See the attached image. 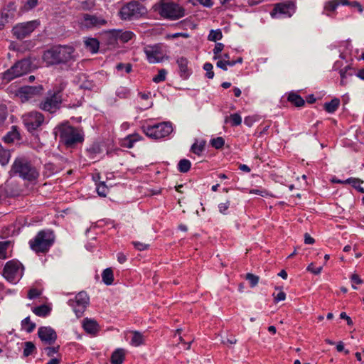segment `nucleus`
<instances>
[{
    "label": "nucleus",
    "mask_w": 364,
    "mask_h": 364,
    "mask_svg": "<svg viewBox=\"0 0 364 364\" xmlns=\"http://www.w3.org/2000/svg\"><path fill=\"white\" fill-rule=\"evenodd\" d=\"M340 105V100L338 98H334L330 102L324 104V109L328 113H333L338 108Z\"/></svg>",
    "instance_id": "obj_28"
},
{
    "label": "nucleus",
    "mask_w": 364,
    "mask_h": 364,
    "mask_svg": "<svg viewBox=\"0 0 364 364\" xmlns=\"http://www.w3.org/2000/svg\"><path fill=\"white\" fill-rule=\"evenodd\" d=\"M20 139V133L16 126H12L9 131L4 136V141L6 143H13L16 140Z\"/></svg>",
    "instance_id": "obj_22"
},
{
    "label": "nucleus",
    "mask_w": 364,
    "mask_h": 364,
    "mask_svg": "<svg viewBox=\"0 0 364 364\" xmlns=\"http://www.w3.org/2000/svg\"><path fill=\"white\" fill-rule=\"evenodd\" d=\"M307 270L314 273V274H318L322 270V267L314 268V264L311 263L308 266Z\"/></svg>",
    "instance_id": "obj_59"
},
{
    "label": "nucleus",
    "mask_w": 364,
    "mask_h": 364,
    "mask_svg": "<svg viewBox=\"0 0 364 364\" xmlns=\"http://www.w3.org/2000/svg\"><path fill=\"white\" fill-rule=\"evenodd\" d=\"M56 136L67 147H73L84 141V132L82 128L75 127L68 122L62 123L55 129Z\"/></svg>",
    "instance_id": "obj_3"
},
{
    "label": "nucleus",
    "mask_w": 364,
    "mask_h": 364,
    "mask_svg": "<svg viewBox=\"0 0 364 364\" xmlns=\"http://www.w3.org/2000/svg\"><path fill=\"white\" fill-rule=\"evenodd\" d=\"M210 145L215 149H221L225 144V139L218 136L214 139H212L210 141Z\"/></svg>",
    "instance_id": "obj_43"
},
{
    "label": "nucleus",
    "mask_w": 364,
    "mask_h": 364,
    "mask_svg": "<svg viewBox=\"0 0 364 364\" xmlns=\"http://www.w3.org/2000/svg\"><path fill=\"white\" fill-rule=\"evenodd\" d=\"M96 190H97V194L101 197H106L109 192V188L106 186L105 182L100 183L97 186Z\"/></svg>",
    "instance_id": "obj_42"
},
{
    "label": "nucleus",
    "mask_w": 364,
    "mask_h": 364,
    "mask_svg": "<svg viewBox=\"0 0 364 364\" xmlns=\"http://www.w3.org/2000/svg\"><path fill=\"white\" fill-rule=\"evenodd\" d=\"M86 48L92 53H97L99 50L100 43L96 38H88L85 42Z\"/></svg>",
    "instance_id": "obj_32"
},
{
    "label": "nucleus",
    "mask_w": 364,
    "mask_h": 364,
    "mask_svg": "<svg viewBox=\"0 0 364 364\" xmlns=\"http://www.w3.org/2000/svg\"><path fill=\"white\" fill-rule=\"evenodd\" d=\"M143 130L149 138L158 139L168 136L173 132V127L171 122H161L143 127Z\"/></svg>",
    "instance_id": "obj_8"
},
{
    "label": "nucleus",
    "mask_w": 364,
    "mask_h": 364,
    "mask_svg": "<svg viewBox=\"0 0 364 364\" xmlns=\"http://www.w3.org/2000/svg\"><path fill=\"white\" fill-rule=\"evenodd\" d=\"M11 172L13 175L28 182L36 181L40 176L39 169L26 156L15 159L11 165Z\"/></svg>",
    "instance_id": "obj_2"
},
{
    "label": "nucleus",
    "mask_w": 364,
    "mask_h": 364,
    "mask_svg": "<svg viewBox=\"0 0 364 364\" xmlns=\"http://www.w3.org/2000/svg\"><path fill=\"white\" fill-rule=\"evenodd\" d=\"M144 53L150 63H160L164 59V53L159 45L145 47Z\"/></svg>",
    "instance_id": "obj_18"
},
{
    "label": "nucleus",
    "mask_w": 364,
    "mask_h": 364,
    "mask_svg": "<svg viewBox=\"0 0 364 364\" xmlns=\"http://www.w3.org/2000/svg\"><path fill=\"white\" fill-rule=\"evenodd\" d=\"M87 151L92 157H94L96 154L101 152V149L99 145L93 144L87 149Z\"/></svg>",
    "instance_id": "obj_53"
},
{
    "label": "nucleus",
    "mask_w": 364,
    "mask_h": 364,
    "mask_svg": "<svg viewBox=\"0 0 364 364\" xmlns=\"http://www.w3.org/2000/svg\"><path fill=\"white\" fill-rule=\"evenodd\" d=\"M340 318L346 320L347 323L349 326H352L353 323L352 319L345 312L341 313Z\"/></svg>",
    "instance_id": "obj_63"
},
{
    "label": "nucleus",
    "mask_w": 364,
    "mask_h": 364,
    "mask_svg": "<svg viewBox=\"0 0 364 364\" xmlns=\"http://www.w3.org/2000/svg\"><path fill=\"white\" fill-rule=\"evenodd\" d=\"M41 295V292L37 289H31L28 293V297L30 299L37 298Z\"/></svg>",
    "instance_id": "obj_58"
},
{
    "label": "nucleus",
    "mask_w": 364,
    "mask_h": 364,
    "mask_svg": "<svg viewBox=\"0 0 364 364\" xmlns=\"http://www.w3.org/2000/svg\"><path fill=\"white\" fill-rule=\"evenodd\" d=\"M107 21L101 16L88 14H82L79 18V26L82 30H89L95 28H100L107 24Z\"/></svg>",
    "instance_id": "obj_10"
},
{
    "label": "nucleus",
    "mask_w": 364,
    "mask_h": 364,
    "mask_svg": "<svg viewBox=\"0 0 364 364\" xmlns=\"http://www.w3.org/2000/svg\"><path fill=\"white\" fill-rule=\"evenodd\" d=\"M36 348L33 342L31 341H26L24 343V348H23V356L28 357L30 355H31L35 350Z\"/></svg>",
    "instance_id": "obj_39"
},
{
    "label": "nucleus",
    "mask_w": 364,
    "mask_h": 364,
    "mask_svg": "<svg viewBox=\"0 0 364 364\" xmlns=\"http://www.w3.org/2000/svg\"><path fill=\"white\" fill-rule=\"evenodd\" d=\"M116 38L119 41H120L122 43H127L134 36V34L133 32L129 31H117L116 32Z\"/></svg>",
    "instance_id": "obj_26"
},
{
    "label": "nucleus",
    "mask_w": 364,
    "mask_h": 364,
    "mask_svg": "<svg viewBox=\"0 0 364 364\" xmlns=\"http://www.w3.org/2000/svg\"><path fill=\"white\" fill-rule=\"evenodd\" d=\"M38 336L44 343L51 345L57 339L56 332L50 326H42L38 328Z\"/></svg>",
    "instance_id": "obj_19"
},
{
    "label": "nucleus",
    "mask_w": 364,
    "mask_h": 364,
    "mask_svg": "<svg viewBox=\"0 0 364 364\" xmlns=\"http://www.w3.org/2000/svg\"><path fill=\"white\" fill-rule=\"evenodd\" d=\"M286 298V294L284 291L279 292L277 296L274 297V301L276 302H279L281 301H284Z\"/></svg>",
    "instance_id": "obj_62"
},
{
    "label": "nucleus",
    "mask_w": 364,
    "mask_h": 364,
    "mask_svg": "<svg viewBox=\"0 0 364 364\" xmlns=\"http://www.w3.org/2000/svg\"><path fill=\"white\" fill-rule=\"evenodd\" d=\"M55 241L53 232L50 230L39 231L36 235L29 241L30 248L37 254H45L48 252Z\"/></svg>",
    "instance_id": "obj_4"
},
{
    "label": "nucleus",
    "mask_w": 364,
    "mask_h": 364,
    "mask_svg": "<svg viewBox=\"0 0 364 364\" xmlns=\"http://www.w3.org/2000/svg\"><path fill=\"white\" fill-rule=\"evenodd\" d=\"M44 116L38 112H31L24 116L23 122L29 132L36 130L44 122Z\"/></svg>",
    "instance_id": "obj_15"
},
{
    "label": "nucleus",
    "mask_w": 364,
    "mask_h": 364,
    "mask_svg": "<svg viewBox=\"0 0 364 364\" xmlns=\"http://www.w3.org/2000/svg\"><path fill=\"white\" fill-rule=\"evenodd\" d=\"M176 63L178 66L180 77L187 80L192 74V70L188 67V60L185 57H179L176 59Z\"/></svg>",
    "instance_id": "obj_20"
},
{
    "label": "nucleus",
    "mask_w": 364,
    "mask_h": 364,
    "mask_svg": "<svg viewBox=\"0 0 364 364\" xmlns=\"http://www.w3.org/2000/svg\"><path fill=\"white\" fill-rule=\"evenodd\" d=\"M102 282L106 285H111L114 281L113 271L111 268L105 269L102 274Z\"/></svg>",
    "instance_id": "obj_29"
},
{
    "label": "nucleus",
    "mask_w": 364,
    "mask_h": 364,
    "mask_svg": "<svg viewBox=\"0 0 364 364\" xmlns=\"http://www.w3.org/2000/svg\"><path fill=\"white\" fill-rule=\"evenodd\" d=\"M82 7L85 10H90L95 5V0H85L81 4Z\"/></svg>",
    "instance_id": "obj_54"
},
{
    "label": "nucleus",
    "mask_w": 364,
    "mask_h": 364,
    "mask_svg": "<svg viewBox=\"0 0 364 364\" xmlns=\"http://www.w3.org/2000/svg\"><path fill=\"white\" fill-rule=\"evenodd\" d=\"M132 244L134 246V247L137 250H139V251L145 250L148 249L149 247V245H148V244H145V243H142V242H136V241L132 242Z\"/></svg>",
    "instance_id": "obj_56"
},
{
    "label": "nucleus",
    "mask_w": 364,
    "mask_h": 364,
    "mask_svg": "<svg viewBox=\"0 0 364 364\" xmlns=\"http://www.w3.org/2000/svg\"><path fill=\"white\" fill-rule=\"evenodd\" d=\"M216 65L218 68H219L225 71H226L228 70L226 60H219L217 62Z\"/></svg>",
    "instance_id": "obj_61"
},
{
    "label": "nucleus",
    "mask_w": 364,
    "mask_h": 364,
    "mask_svg": "<svg viewBox=\"0 0 364 364\" xmlns=\"http://www.w3.org/2000/svg\"><path fill=\"white\" fill-rule=\"evenodd\" d=\"M84 330L90 334H96L100 329L99 325L94 319L85 318L82 321Z\"/></svg>",
    "instance_id": "obj_21"
},
{
    "label": "nucleus",
    "mask_w": 364,
    "mask_h": 364,
    "mask_svg": "<svg viewBox=\"0 0 364 364\" xmlns=\"http://www.w3.org/2000/svg\"><path fill=\"white\" fill-rule=\"evenodd\" d=\"M10 245V241H0V259H4L9 257L7 254V249Z\"/></svg>",
    "instance_id": "obj_36"
},
{
    "label": "nucleus",
    "mask_w": 364,
    "mask_h": 364,
    "mask_svg": "<svg viewBox=\"0 0 364 364\" xmlns=\"http://www.w3.org/2000/svg\"><path fill=\"white\" fill-rule=\"evenodd\" d=\"M124 358V350L122 348H118L112 353L111 356V363L112 364H122Z\"/></svg>",
    "instance_id": "obj_23"
},
{
    "label": "nucleus",
    "mask_w": 364,
    "mask_h": 364,
    "mask_svg": "<svg viewBox=\"0 0 364 364\" xmlns=\"http://www.w3.org/2000/svg\"><path fill=\"white\" fill-rule=\"evenodd\" d=\"M350 280L352 282H353L354 284H361L363 282V281L361 279V278L357 274H353L350 276Z\"/></svg>",
    "instance_id": "obj_60"
},
{
    "label": "nucleus",
    "mask_w": 364,
    "mask_h": 364,
    "mask_svg": "<svg viewBox=\"0 0 364 364\" xmlns=\"http://www.w3.org/2000/svg\"><path fill=\"white\" fill-rule=\"evenodd\" d=\"M89 303V296L85 291H80L75 299H70L68 304L73 307L77 317H81Z\"/></svg>",
    "instance_id": "obj_13"
},
{
    "label": "nucleus",
    "mask_w": 364,
    "mask_h": 364,
    "mask_svg": "<svg viewBox=\"0 0 364 364\" xmlns=\"http://www.w3.org/2000/svg\"><path fill=\"white\" fill-rule=\"evenodd\" d=\"M204 143H200V144H197V143H194L192 146H191V151L197 154V155H200V153L203 151L204 149Z\"/></svg>",
    "instance_id": "obj_51"
},
{
    "label": "nucleus",
    "mask_w": 364,
    "mask_h": 364,
    "mask_svg": "<svg viewBox=\"0 0 364 364\" xmlns=\"http://www.w3.org/2000/svg\"><path fill=\"white\" fill-rule=\"evenodd\" d=\"M287 100L289 102L297 107H302L305 104L304 100L296 92H290L288 95Z\"/></svg>",
    "instance_id": "obj_25"
},
{
    "label": "nucleus",
    "mask_w": 364,
    "mask_h": 364,
    "mask_svg": "<svg viewBox=\"0 0 364 364\" xmlns=\"http://www.w3.org/2000/svg\"><path fill=\"white\" fill-rule=\"evenodd\" d=\"M39 25L38 20L18 23L13 28L12 32L16 38L22 40L29 36Z\"/></svg>",
    "instance_id": "obj_11"
},
{
    "label": "nucleus",
    "mask_w": 364,
    "mask_h": 364,
    "mask_svg": "<svg viewBox=\"0 0 364 364\" xmlns=\"http://www.w3.org/2000/svg\"><path fill=\"white\" fill-rule=\"evenodd\" d=\"M339 5L350 6L352 8L357 9L360 13L363 11L362 5L358 1H349L348 0H331L325 4L323 12L327 16H331V13L334 12Z\"/></svg>",
    "instance_id": "obj_14"
},
{
    "label": "nucleus",
    "mask_w": 364,
    "mask_h": 364,
    "mask_svg": "<svg viewBox=\"0 0 364 364\" xmlns=\"http://www.w3.org/2000/svg\"><path fill=\"white\" fill-rule=\"evenodd\" d=\"M147 10L144 6L136 1H132L124 5L119 10V14L123 20L139 18L146 14Z\"/></svg>",
    "instance_id": "obj_7"
},
{
    "label": "nucleus",
    "mask_w": 364,
    "mask_h": 364,
    "mask_svg": "<svg viewBox=\"0 0 364 364\" xmlns=\"http://www.w3.org/2000/svg\"><path fill=\"white\" fill-rule=\"evenodd\" d=\"M15 15H14L9 10L3 9L1 11V23H0V29L4 27L5 23L9 22L10 20H12L14 18Z\"/></svg>",
    "instance_id": "obj_31"
},
{
    "label": "nucleus",
    "mask_w": 364,
    "mask_h": 364,
    "mask_svg": "<svg viewBox=\"0 0 364 364\" xmlns=\"http://www.w3.org/2000/svg\"><path fill=\"white\" fill-rule=\"evenodd\" d=\"M21 264L16 260L7 262L4 268L3 276L9 282L16 283L21 277Z\"/></svg>",
    "instance_id": "obj_12"
},
{
    "label": "nucleus",
    "mask_w": 364,
    "mask_h": 364,
    "mask_svg": "<svg viewBox=\"0 0 364 364\" xmlns=\"http://www.w3.org/2000/svg\"><path fill=\"white\" fill-rule=\"evenodd\" d=\"M345 183L351 184L358 191L364 193V188L360 186L363 181L357 178H349L345 181Z\"/></svg>",
    "instance_id": "obj_34"
},
{
    "label": "nucleus",
    "mask_w": 364,
    "mask_h": 364,
    "mask_svg": "<svg viewBox=\"0 0 364 364\" xmlns=\"http://www.w3.org/2000/svg\"><path fill=\"white\" fill-rule=\"evenodd\" d=\"M117 70L120 71L122 70H125L127 73H129L132 70V65L130 63H118L116 66Z\"/></svg>",
    "instance_id": "obj_52"
},
{
    "label": "nucleus",
    "mask_w": 364,
    "mask_h": 364,
    "mask_svg": "<svg viewBox=\"0 0 364 364\" xmlns=\"http://www.w3.org/2000/svg\"><path fill=\"white\" fill-rule=\"evenodd\" d=\"M51 309L46 304L36 306L33 309V312L38 316L46 317L50 312Z\"/></svg>",
    "instance_id": "obj_27"
},
{
    "label": "nucleus",
    "mask_w": 364,
    "mask_h": 364,
    "mask_svg": "<svg viewBox=\"0 0 364 364\" xmlns=\"http://www.w3.org/2000/svg\"><path fill=\"white\" fill-rule=\"evenodd\" d=\"M75 53L73 46L58 45L46 50L43 59L48 65L65 64L75 60Z\"/></svg>",
    "instance_id": "obj_1"
},
{
    "label": "nucleus",
    "mask_w": 364,
    "mask_h": 364,
    "mask_svg": "<svg viewBox=\"0 0 364 364\" xmlns=\"http://www.w3.org/2000/svg\"><path fill=\"white\" fill-rule=\"evenodd\" d=\"M43 87L41 85L37 86H23L18 89L17 95L23 102L28 101L41 95Z\"/></svg>",
    "instance_id": "obj_16"
},
{
    "label": "nucleus",
    "mask_w": 364,
    "mask_h": 364,
    "mask_svg": "<svg viewBox=\"0 0 364 364\" xmlns=\"http://www.w3.org/2000/svg\"><path fill=\"white\" fill-rule=\"evenodd\" d=\"M294 8V4L291 1L285 3H278L274 5V9L270 12V15L272 18H277L279 16L290 17Z\"/></svg>",
    "instance_id": "obj_17"
},
{
    "label": "nucleus",
    "mask_w": 364,
    "mask_h": 364,
    "mask_svg": "<svg viewBox=\"0 0 364 364\" xmlns=\"http://www.w3.org/2000/svg\"><path fill=\"white\" fill-rule=\"evenodd\" d=\"M159 13L165 18L176 20L185 16V9L174 2H163L159 6Z\"/></svg>",
    "instance_id": "obj_9"
},
{
    "label": "nucleus",
    "mask_w": 364,
    "mask_h": 364,
    "mask_svg": "<svg viewBox=\"0 0 364 364\" xmlns=\"http://www.w3.org/2000/svg\"><path fill=\"white\" fill-rule=\"evenodd\" d=\"M339 73H340V76H341V85H346V82L345 81V80L348 76L351 77L353 75H355V71L350 65H347L344 68L340 70Z\"/></svg>",
    "instance_id": "obj_24"
},
{
    "label": "nucleus",
    "mask_w": 364,
    "mask_h": 364,
    "mask_svg": "<svg viewBox=\"0 0 364 364\" xmlns=\"http://www.w3.org/2000/svg\"><path fill=\"white\" fill-rule=\"evenodd\" d=\"M213 66L210 63H205L203 65V69L206 71V77L209 79H212L214 77V72L213 71Z\"/></svg>",
    "instance_id": "obj_49"
},
{
    "label": "nucleus",
    "mask_w": 364,
    "mask_h": 364,
    "mask_svg": "<svg viewBox=\"0 0 364 364\" xmlns=\"http://www.w3.org/2000/svg\"><path fill=\"white\" fill-rule=\"evenodd\" d=\"M314 242H315L314 239L313 237H311L309 234L306 233L304 235V242L306 244L312 245L314 243Z\"/></svg>",
    "instance_id": "obj_64"
},
{
    "label": "nucleus",
    "mask_w": 364,
    "mask_h": 364,
    "mask_svg": "<svg viewBox=\"0 0 364 364\" xmlns=\"http://www.w3.org/2000/svg\"><path fill=\"white\" fill-rule=\"evenodd\" d=\"M116 95L120 98H127L130 95L129 90L126 87H119L116 91Z\"/></svg>",
    "instance_id": "obj_44"
},
{
    "label": "nucleus",
    "mask_w": 364,
    "mask_h": 364,
    "mask_svg": "<svg viewBox=\"0 0 364 364\" xmlns=\"http://www.w3.org/2000/svg\"><path fill=\"white\" fill-rule=\"evenodd\" d=\"M59 350V346L56 347H47L45 348V351L48 356L52 357L54 354L57 353Z\"/></svg>",
    "instance_id": "obj_57"
},
{
    "label": "nucleus",
    "mask_w": 364,
    "mask_h": 364,
    "mask_svg": "<svg viewBox=\"0 0 364 364\" xmlns=\"http://www.w3.org/2000/svg\"><path fill=\"white\" fill-rule=\"evenodd\" d=\"M230 122L231 126L236 127L242 123V117L238 113H234L225 119V123Z\"/></svg>",
    "instance_id": "obj_30"
},
{
    "label": "nucleus",
    "mask_w": 364,
    "mask_h": 364,
    "mask_svg": "<svg viewBox=\"0 0 364 364\" xmlns=\"http://www.w3.org/2000/svg\"><path fill=\"white\" fill-rule=\"evenodd\" d=\"M166 74L167 71L165 69L159 70L158 74L153 77V81L156 83L164 81Z\"/></svg>",
    "instance_id": "obj_45"
},
{
    "label": "nucleus",
    "mask_w": 364,
    "mask_h": 364,
    "mask_svg": "<svg viewBox=\"0 0 364 364\" xmlns=\"http://www.w3.org/2000/svg\"><path fill=\"white\" fill-rule=\"evenodd\" d=\"M31 60L28 58L17 61L2 74V79L6 82H10L28 73L31 69Z\"/></svg>",
    "instance_id": "obj_6"
},
{
    "label": "nucleus",
    "mask_w": 364,
    "mask_h": 364,
    "mask_svg": "<svg viewBox=\"0 0 364 364\" xmlns=\"http://www.w3.org/2000/svg\"><path fill=\"white\" fill-rule=\"evenodd\" d=\"M144 343V336L138 331L133 333V336L131 340V344L134 346H139Z\"/></svg>",
    "instance_id": "obj_38"
},
{
    "label": "nucleus",
    "mask_w": 364,
    "mask_h": 364,
    "mask_svg": "<svg viewBox=\"0 0 364 364\" xmlns=\"http://www.w3.org/2000/svg\"><path fill=\"white\" fill-rule=\"evenodd\" d=\"M225 46L222 43H216L213 49L214 59H220V53L223 50Z\"/></svg>",
    "instance_id": "obj_50"
},
{
    "label": "nucleus",
    "mask_w": 364,
    "mask_h": 364,
    "mask_svg": "<svg viewBox=\"0 0 364 364\" xmlns=\"http://www.w3.org/2000/svg\"><path fill=\"white\" fill-rule=\"evenodd\" d=\"M191 166V161L186 159L180 160L178 164V169L181 173H187L190 170Z\"/></svg>",
    "instance_id": "obj_37"
},
{
    "label": "nucleus",
    "mask_w": 364,
    "mask_h": 364,
    "mask_svg": "<svg viewBox=\"0 0 364 364\" xmlns=\"http://www.w3.org/2000/svg\"><path fill=\"white\" fill-rule=\"evenodd\" d=\"M7 117V109L5 105H0V128L4 125Z\"/></svg>",
    "instance_id": "obj_47"
},
{
    "label": "nucleus",
    "mask_w": 364,
    "mask_h": 364,
    "mask_svg": "<svg viewBox=\"0 0 364 364\" xmlns=\"http://www.w3.org/2000/svg\"><path fill=\"white\" fill-rule=\"evenodd\" d=\"M63 88L57 87L52 90H49L46 97L39 104V108L49 113H55L60 107L62 99Z\"/></svg>",
    "instance_id": "obj_5"
},
{
    "label": "nucleus",
    "mask_w": 364,
    "mask_h": 364,
    "mask_svg": "<svg viewBox=\"0 0 364 364\" xmlns=\"http://www.w3.org/2000/svg\"><path fill=\"white\" fill-rule=\"evenodd\" d=\"M79 79L82 81L80 84V88L90 90L95 87L93 81L87 80L85 75H80Z\"/></svg>",
    "instance_id": "obj_33"
},
{
    "label": "nucleus",
    "mask_w": 364,
    "mask_h": 364,
    "mask_svg": "<svg viewBox=\"0 0 364 364\" xmlns=\"http://www.w3.org/2000/svg\"><path fill=\"white\" fill-rule=\"evenodd\" d=\"M246 279L249 281L250 287H254L258 284L259 277L251 273H247L246 274Z\"/></svg>",
    "instance_id": "obj_48"
},
{
    "label": "nucleus",
    "mask_w": 364,
    "mask_h": 364,
    "mask_svg": "<svg viewBox=\"0 0 364 364\" xmlns=\"http://www.w3.org/2000/svg\"><path fill=\"white\" fill-rule=\"evenodd\" d=\"M21 326L26 332L31 333L36 328V323L32 322L28 316L22 320Z\"/></svg>",
    "instance_id": "obj_35"
},
{
    "label": "nucleus",
    "mask_w": 364,
    "mask_h": 364,
    "mask_svg": "<svg viewBox=\"0 0 364 364\" xmlns=\"http://www.w3.org/2000/svg\"><path fill=\"white\" fill-rule=\"evenodd\" d=\"M223 33L220 29L211 30L208 36V40L210 41L216 42L218 40L222 39Z\"/></svg>",
    "instance_id": "obj_40"
},
{
    "label": "nucleus",
    "mask_w": 364,
    "mask_h": 364,
    "mask_svg": "<svg viewBox=\"0 0 364 364\" xmlns=\"http://www.w3.org/2000/svg\"><path fill=\"white\" fill-rule=\"evenodd\" d=\"M11 157L9 151L5 149H0V164L2 166L8 164Z\"/></svg>",
    "instance_id": "obj_41"
},
{
    "label": "nucleus",
    "mask_w": 364,
    "mask_h": 364,
    "mask_svg": "<svg viewBox=\"0 0 364 364\" xmlns=\"http://www.w3.org/2000/svg\"><path fill=\"white\" fill-rule=\"evenodd\" d=\"M230 205V200H227L225 203H220L218 205V209L220 213L227 214L226 211L228 210Z\"/></svg>",
    "instance_id": "obj_55"
},
{
    "label": "nucleus",
    "mask_w": 364,
    "mask_h": 364,
    "mask_svg": "<svg viewBox=\"0 0 364 364\" xmlns=\"http://www.w3.org/2000/svg\"><path fill=\"white\" fill-rule=\"evenodd\" d=\"M38 3V0H24L23 8L25 11L34 9Z\"/></svg>",
    "instance_id": "obj_46"
}]
</instances>
